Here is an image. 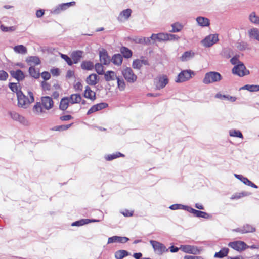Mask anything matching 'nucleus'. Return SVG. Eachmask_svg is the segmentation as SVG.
<instances>
[{
  "label": "nucleus",
  "mask_w": 259,
  "mask_h": 259,
  "mask_svg": "<svg viewBox=\"0 0 259 259\" xmlns=\"http://www.w3.org/2000/svg\"><path fill=\"white\" fill-rule=\"evenodd\" d=\"M74 89L76 91H81L83 89L82 84L80 82H77L74 85Z\"/></svg>",
  "instance_id": "54"
},
{
  "label": "nucleus",
  "mask_w": 259,
  "mask_h": 259,
  "mask_svg": "<svg viewBox=\"0 0 259 259\" xmlns=\"http://www.w3.org/2000/svg\"><path fill=\"white\" fill-rule=\"evenodd\" d=\"M123 58L121 55L118 54L114 55V64L120 65L121 64Z\"/></svg>",
  "instance_id": "44"
},
{
  "label": "nucleus",
  "mask_w": 259,
  "mask_h": 259,
  "mask_svg": "<svg viewBox=\"0 0 259 259\" xmlns=\"http://www.w3.org/2000/svg\"><path fill=\"white\" fill-rule=\"evenodd\" d=\"M13 50L15 52L19 54H25L27 52V48L22 45L15 46Z\"/></svg>",
  "instance_id": "32"
},
{
  "label": "nucleus",
  "mask_w": 259,
  "mask_h": 259,
  "mask_svg": "<svg viewBox=\"0 0 259 259\" xmlns=\"http://www.w3.org/2000/svg\"><path fill=\"white\" fill-rule=\"evenodd\" d=\"M74 76V72L72 70H68L66 74V77L70 78Z\"/></svg>",
  "instance_id": "62"
},
{
  "label": "nucleus",
  "mask_w": 259,
  "mask_h": 259,
  "mask_svg": "<svg viewBox=\"0 0 259 259\" xmlns=\"http://www.w3.org/2000/svg\"><path fill=\"white\" fill-rule=\"evenodd\" d=\"M228 246L238 251H242L247 248V244L243 241H236L230 242Z\"/></svg>",
  "instance_id": "7"
},
{
  "label": "nucleus",
  "mask_w": 259,
  "mask_h": 259,
  "mask_svg": "<svg viewBox=\"0 0 259 259\" xmlns=\"http://www.w3.org/2000/svg\"><path fill=\"white\" fill-rule=\"evenodd\" d=\"M151 39L156 41L158 40V41H165L168 40V33H160L158 34H152L151 36L150 37Z\"/></svg>",
  "instance_id": "13"
},
{
  "label": "nucleus",
  "mask_w": 259,
  "mask_h": 259,
  "mask_svg": "<svg viewBox=\"0 0 259 259\" xmlns=\"http://www.w3.org/2000/svg\"><path fill=\"white\" fill-rule=\"evenodd\" d=\"M118 88L120 91H123L125 88V83L123 79H120L117 77Z\"/></svg>",
  "instance_id": "47"
},
{
  "label": "nucleus",
  "mask_w": 259,
  "mask_h": 259,
  "mask_svg": "<svg viewBox=\"0 0 259 259\" xmlns=\"http://www.w3.org/2000/svg\"><path fill=\"white\" fill-rule=\"evenodd\" d=\"M44 14V11L42 10H38L36 11V15L37 17L40 18L42 17Z\"/></svg>",
  "instance_id": "63"
},
{
  "label": "nucleus",
  "mask_w": 259,
  "mask_h": 259,
  "mask_svg": "<svg viewBox=\"0 0 259 259\" xmlns=\"http://www.w3.org/2000/svg\"><path fill=\"white\" fill-rule=\"evenodd\" d=\"M128 255V252L124 250H120L117 251L115 253V257L116 259H122L125 256Z\"/></svg>",
  "instance_id": "35"
},
{
  "label": "nucleus",
  "mask_w": 259,
  "mask_h": 259,
  "mask_svg": "<svg viewBox=\"0 0 259 259\" xmlns=\"http://www.w3.org/2000/svg\"><path fill=\"white\" fill-rule=\"evenodd\" d=\"M219 40L218 34H211L202 40L203 45L205 47H210Z\"/></svg>",
  "instance_id": "8"
},
{
  "label": "nucleus",
  "mask_w": 259,
  "mask_h": 259,
  "mask_svg": "<svg viewBox=\"0 0 259 259\" xmlns=\"http://www.w3.org/2000/svg\"><path fill=\"white\" fill-rule=\"evenodd\" d=\"M100 60L101 63L105 65L110 63V58L107 52L104 49L100 52Z\"/></svg>",
  "instance_id": "19"
},
{
  "label": "nucleus",
  "mask_w": 259,
  "mask_h": 259,
  "mask_svg": "<svg viewBox=\"0 0 259 259\" xmlns=\"http://www.w3.org/2000/svg\"><path fill=\"white\" fill-rule=\"evenodd\" d=\"M131 13L132 10L130 9L124 10L120 13L118 19L121 21L123 20H127L131 16Z\"/></svg>",
  "instance_id": "23"
},
{
  "label": "nucleus",
  "mask_w": 259,
  "mask_h": 259,
  "mask_svg": "<svg viewBox=\"0 0 259 259\" xmlns=\"http://www.w3.org/2000/svg\"><path fill=\"white\" fill-rule=\"evenodd\" d=\"M230 135L232 137L243 138L242 133L239 131L233 130L230 132Z\"/></svg>",
  "instance_id": "50"
},
{
  "label": "nucleus",
  "mask_w": 259,
  "mask_h": 259,
  "mask_svg": "<svg viewBox=\"0 0 259 259\" xmlns=\"http://www.w3.org/2000/svg\"><path fill=\"white\" fill-rule=\"evenodd\" d=\"M95 221L94 220H90V219H81L80 220H79V221H76L75 222H73L72 224V226H82L84 224H87L90 222H94Z\"/></svg>",
  "instance_id": "38"
},
{
  "label": "nucleus",
  "mask_w": 259,
  "mask_h": 259,
  "mask_svg": "<svg viewBox=\"0 0 259 259\" xmlns=\"http://www.w3.org/2000/svg\"><path fill=\"white\" fill-rule=\"evenodd\" d=\"M172 30L170 32H178L180 31L183 28V25L179 23H175L173 24L172 25Z\"/></svg>",
  "instance_id": "41"
},
{
  "label": "nucleus",
  "mask_w": 259,
  "mask_h": 259,
  "mask_svg": "<svg viewBox=\"0 0 259 259\" xmlns=\"http://www.w3.org/2000/svg\"><path fill=\"white\" fill-rule=\"evenodd\" d=\"M41 87L44 90H49L51 88L50 84L46 81H42Z\"/></svg>",
  "instance_id": "57"
},
{
  "label": "nucleus",
  "mask_w": 259,
  "mask_h": 259,
  "mask_svg": "<svg viewBox=\"0 0 259 259\" xmlns=\"http://www.w3.org/2000/svg\"><path fill=\"white\" fill-rule=\"evenodd\" d=\"M73 123L68 124V125H59L55 127V130L56 131H65L67 129H68L72 124Z\"/></svg>",
  "instance_id": "49"
},
{
  "label": "nucleus",
  "mask_w": 259,
  "mask_h": 259,
  "mask_svg": "<svg viewBox=\"0 0 259 259\" xmlns=\"http://www.w3.org/2000/svg\"><path fill=\"white\" fill-rule=\"evenodd\" d=\"M9 87L12 91L16 93L17 96L19 92H22L21 87L18 83H10L9 84Z\"/></svg>",
  "instance_id": "29"
},
{
  "label": "nucleus",
  "mask_w": 259,
  "mask_h": 259,
  "mask_svg": "<svg viewBox=\"0 0 259 259\" xmlns=\"http://www.w3.org/2000/svg\"><path fill=\"white\" fill-rule=\"evenodd\" d=\"M84 98L94 101L96 99V93L92 91L89 86H86L83 94Z\"/></svg>",
  "instance_id": "14"
},
{
  "label": "nucleus",
  "mask_w": 259,
  "mask_h": 259,
  "mask_svg": "<svg viewBox=\"0 0 259 259\" xmlns=\"http://www.w3.org/2000/svg\"><path fill=\"white\" fill-rule=\"evenodd\" d=\"M229 252V249L228 248H223L221 249L219 252H216L214 256L216 258H223L226 256Z\"/></svg>",
  "instance_id": "31"
},
{
  "label": "nucleus",
  "mask_w": 259,
  "mask_h": 259,
  "mask_svg": "<svg viewBox=\"0 0 259 259\" xmlns=\"http://www.w3.org/2000/svg\"><path fill=\"white\" fill-rule=\"evenodd\" d=\"M27 63L30 65H37L40 64V60L37 56H30L26 60Z\"/></svg>",
  "instance_id": "22"
},
{
  "label": "nucleus",
  "mask_w": 259,
  "mask_h": 259,
  "mask_svg": "<svg viewBox=\"0 0 259 259\" xmlns=\"http://www.w3.org/2000/svg\"><path fill=\"white\" fill-rule=\"evenodd\" d=\"M41 104L46 110H50L54 106V102L51 97L45 96L41 98Z\"/></svg>",
  "instance_id": "11"
},
{
  "label": "nucleus",
  "mask_w": 259,
  "mask_h": 259,
  "mask_svg": "<svg viewBox=\"0 0 259 259\" xmlns=\"http://www.w3.org/2000/svg\"><path fill=\"white\" fill-rule=\"evenodd\" d=\"M150 243L152 246L154 251L158 253L162 254L167 250L164 245L158 241L150 240Z\"/></svg>",
  "instance_id": "9"
},
{
  "label": "nucleus",
  "mask_w": 259,
  "mask_h": 259,
  "mask_svg": "<svg viewBox=\"0 0 259 259\" xmlns=\"http://www.w3.org/2000/svg\"><path fill=\"white\" fill-rule=\"evenodd\" d=\"M215 98H219L221 99H226V95H222L221 93H217L215 96Z\"/></svg>",
  "instance_id": "64"
},
{
  "label": "nucleus",
  "mask_w": 259,
  "mask_h": 259,
  "mask_svg": "<svg viewBox=\"0 0 259 259\" xmlns=\"http://www.w3.org/2000/svg\"><path fill=\"white\" fill-rule=\"evenodd\" d=\"M99 78L94 73L90 74L86 79V82L90 85H95L99 82Z\"/></svg>",
  "instance_id": "17"
},
{
  "label": "nucleus",
  "mask_w": 259,
  "mask_h": 259,
  "mask_svg": "<svg viewBox=\"0 0 259 259\" xmlns=\"http://www.w3.org/2000/svg\"><path fill=\"white\" fill-rule=\"evenodd\" d=\"M143 64L149 65L148 60L145 59H136L133 62L132 67L134 69H140Z\"/></svg>",
  "instance_id": "18"
},
{
  "label": "nucleus",
  "mask_w": 259,
  "mask_h": 259,
  "mask_svg": "<svg viewBox=\"0 0 259 259\" xmlns=\"http://www.w3.org/2000/svg\"><path fill=\"white\" fill-rule=\"evenodd\" d=\"M194 75L195 73L191 70H183L178 74L176 82L178 83L185 82L191 79Z\"/></svg>",
  "instance_id": "3"
},
{
  "label": "nucleus",
  "mask_w": 259,
  "mask_h": 259,
  "mask_svg": "<svg viewBox=\"0 0 259 259\" xmlns=\"http://www.w3.org/2000/svg\"><path fill=\"white\" fill-rule=\"evenodd\" d=\"M75 3L74 2H71L60 4L57 8L54 10L53 12L55 14H58L61 11L65 10L66 7H69L72 5H73L75 4Z\"/></svg>",
  "instance_id": "21"
},
{
  "label": "nucleus",
  "mask_w": 259,
  "mask_h": 259,
  "mask_svg": "<svg viewBox=\"0 0 259 259\" xmlns=\"http://www.w3.org/2000/svg\"><path fill=\"white\" fill-rule=\"evenodd\" d=\"M112 71H108L105 74V79L106 81H109L112 80V76L111 75V73H113Z\"/></svg>",
  "instance_id": "56"
},
{
  "label": "nucleus",
  "mask_w": 259,
  "mask_h": 259,
  "mask_svg": "<svg viewBox=\"0 0 259 259\" xmlns=\"http://www.w3.org/2000/svg\"><path fill=\"white\" fill-rule=\"evenodd\" d=\"M9 114L13 119L23 123H24L25 122L26 120L25 118L22 116L19 115L17 112L15 111H12L10 112Z\"/></svg>",
  "instance_id": "24"
},
{
  "label": "nucleus",
  "mask_w": 259,
  "mask_h": 259,
  "mask_svg": "<svg viewBox=\"0 0 259 259\" xmlns=\"http://www.w3.org/2000/svg\"><path fill=\"white\" fill-rule=\"evenodd\" d=\"M232 73L239 76L242 77L249 74V70H247L244 65L242 62L235 65L232 69Z\"/></svg>",
  "instance_id": "4"
},
{
  "label": "nucleus",
  "mask_w": 259,
  "mask_h": 259,
  "mask_svg": "<svg viewBox=\"0 0 259 259\" xmlns=\"http://www.w3.org/2000/svg\"><path fill=\"white\" fill-rule=\"evenodd\" d=\"M70 104L79 103L81 101V96L79 94H73L69 97Z\"/></svg>",
  "instance_id": "25"
},
{
  "label": "nucleus",
  "mask_w": 259,
  "mask_h": 259,
  "mask_svg": "<svg viewBox=\"0 0 259 259\" xmlns=\"http://www.w3.org/2000/svg\"><path fill=\"white\" fill-rule=\"evenodd\" d=\"M122 74L127 81L133 83L136 81L137 77L134 74L132 69L130 67H126L122 71Z\"/></svg>",
  "instance_id": "5"
},
{
  "label": "nucleus",
  "mask_w": 259,
  "mask_h": 259,
  "mask_svg": "<svg viewBox=\"0 0 259 259\" xmlns=\"http://www.w3.org/2000/svg\"><path fill=\"white\" fill-rule=\"evenodd\" d=\"M194 215L198 218H202L205 219H207L209 217V215L207 213L197 210H195Z\"/></svg>",
  "instance_id": "40"
},
{
  "label": "nucleus",
  "mask_w": 259,
  "mask_h": 259,
  "mask_svg": "<svg viewBox=\"0 0 259 259\" xmlns=\"http://www.w3.org/2000/svg\"><path fill=\"white\" fill-rule=\"evenodd\" d=\"M69 103L70 102L69 97H66L62 98L59 104V109L62 111L66 110L68 108Z\"/></svg>",
  "instance_id": "20"
},
{
  "label": "nucleus",
  "mask_w": 259,
  "mask_h": 259,
  "mask_svg": "<svg viewBox=\"0 0 259 259\" xmlns=\"http://www.w3.org/2000/svg\"><path fill=\"white\" fill-rule=\"evenodd\" d=\"M180 38L179 36L177 35L168 34V40H179Z\"/></svg>",
  "instance_id": "60"
},
{
  "label": "nucleus",
  "mask_w": 259,
  "mask_h": 259,
  "mask_svg": "<svg viewBox=\"0 0 259 259\" xmlns=\"http://www.w3.org/2000/svg\"><path fill=\"white\" fill-rule=\"evenodd\" d=\"M51 73L53 75L58 76L60 74V71L58 68H53L51 70Z\"/></svg>",
  "instance_id": "61"
},
{
  "label": "nucleus",
  "mask_w": 259,
  "mask_h": 259,
  "mask_svg": "<svg viewBox=\"0 0 259 259\" xmlns=\"http://www.w3.org/2000/svg\"><path fill=\"white\" fill-rule=\"evenodd\" d=\"M120 52L124 58H130L132 56L133 53L132 51L125 47H121Z\"/></svg>",
  "instance_id": "33"
},
{
  "label": "nucleus",
  "mask_w": 259,
  "mask_h": 259,
  "mask_svg": "<svg viewBox=\"0 0 259 259\" xmlns=\"http://www.w3.org/2000/svg\"><path fill=\"white\" fill-rule=\"evenodd\" d=\"M128 240L129 239L125 237H118L114 236V242L124 243Z\"/></svg>",
  "instance_id": "46"
},
{
  "label": "nucleus",
  "mask_w": 259,
  "mask_h": 259,
  "mask_svg": "<svg viewBox=\"0 0 259 259\" xmlns=\"http://www.w3.org/2000/svg\"><path fill=\"white\" fill-rule=\"evenodd\" d=\"M222 76L221 74L215 71H210L205 74L203 79L204 84H208L221 81Z\"/></svg>",
  "instance_id": "2"
},
{
  "label": "nucleus",
  "mask_w": 259,
  "mask_h": 259,
  "mask_svg": "<svg viewBox=\"0 0 259 259\" xmlns=\"http://www.w3.org/2000/svg\"><path fill=\"white\" fill-rule=\"evenodd\" d=\"M95 69L98 74L102 75L104 73L103 66L101 64L97 63L95 65Z\"/></svg>",
  "instance_id": "43"
},
{
  "label": "nucleus",
  "mask_w": 259,
  "mask_h": 259,
  "mask_svg": "<svg viewBox=\"0 0 259 259\" xmlns=\"http://www.w3.org/2000/svg\"><path fill=\"white\" fill-rule=\"evenodd\" d=\"M194 56V53L192 51H186L183 53L182 56L181 57V60L182 61H186L189 59L192 58Z\"/></svg>",
  "instance_id": "36"
},
{
  "label": "nucleus",
  "mask_w": 259,
  "mask_h": 259,
  "mask_svg": "<svg viewBox=\"0 0 259 259\" xmlns=\"http://www.w3.org/2000/svg\"><path fill=\"white\" fill-rule=\"evenodd\" d=\"M196 21L201 26H208L210 24L209 20L205 17H198L197 18Z\"/></svg>",
  "instance_id": "28"
},
{
  "label": "nucleus",
  "mask_w": 259,
  "mask_h": 259,
  "mask_svg": "<svg viewBox=\"0 0 259 259\" xmlns=\"http://www.w3.org/2000/svg\"><path fill=\"white\" fill-rule=\"evenodd\" d=\"M237 231L243 234L252 233L255 231V228L249 224H246L244 225L242 227L238 228Z\"/></svg>",
  "instance_id": "16"
},
{
  "label": "nucleus",
  "mask_w": 259,
  "mask_h": 259,
  "mask_svg": "<svg viewBox=\"0 0 259 259\" xmlns=\"http://www.w3.org/2000/svg\"><path fill=\"white\" fill-rule=\"evenodd\" d=\"M8 77V73L4 71V70H1L0 71V80H6Z\"/></svg>",
  "instance_id": "53"
},
{
  "label": "nucleus",
  "mask_w": 259,
  "mask_h": 259,
  "mask_svg": "<svg viewBox=\"0 0 259 259\" xmlns=\"http://www.w3.org/2000/svg\"><path fill=\"white\" fill-rule=\"evenodd\" d=\"M108 107V104L106 103L102 102L93 105L88 111L87 114L90 115L97 111L104 109Z\"/></svg>",
  "instance_id": "10"
},
{
  "label": "nucleus",
  "mask_w": 259,
  "mask_h": 259,
  "mask_svg": "<svg viewBox=\"0 0 259 259\" xmlns=\"http://www.w3.org/2000/svg\"><path fill=\"white\" fill-rule=\"evenodd\" d=\"M248 35L250 38H254L259 41V30L256 28L250 29L248 31Z\"/></svg>",
  "instance_id": "27"
},
{
  "label": "nucleus",
  "mask_w": 259,
  "mask_h": 259,
  "mask_svg": "<svg viewBox=\"0 0 259 259\" xmlns=\"http://www.w3.org/2000/svg\"><path fill=\"white\" fill-rule=\"evenodd\" d=\"M61 57L67 63V64L71 66L72 65L73 62L72 61V59L70 57H69L67 55L61 54Z\"/></svg>",
  "instance_id": "51"
},
{
  "label": "nucleus",
  "mask_w": 259,
  "mask_h": 259,
  "mask_svg": "<svg viewBox=\"0 0 259 259\" xmlns=\"http://www.w3.org/2000/svg\"><path fill=\"white\" fill-rule=\"evenodd\" d=\"M230 62L231 63L233 64V65H236V64H238L239 63V62H241L240 61H239V59H238V56H234L233 57L231 60H230Z\"/></svg>",
  "instance_id": "59"
},
{
  "label": "nucleus",
  "mask_w": 259,
  "mask_h": 259,
  "mask_svg": "<svg viewBox=\"0 0 259 259\" xmlns=\"http://www.w3.org/2000/svg\"><path fill=\"white\" fill-rule=\"evenodd\" d=\"M73 118V117L71 115H66L62 116L60 117V119L61 121H65L71 120Z\"/></svg>",
  "instance_id": "58"
},
{
  "label": "nucleus",
  "mask_w": 259,
  "mask_h": 259,
  "mask_svg": "<svg viewBox=\"0 0 259 259\" xmlns=\"http://www.w3.org/2000/svg\"><path fill=\"white\" fill-rule=\"evenodd\" d=\"M247 195L246 193L245 192H241V193H235L232 195L231 199H240L243 197H244Z\"/></svg>",
  "instance_id": "48"
},
{
  "label": "nucleus",
  "mask_w": 259,
  "mask_h": 259,
  "mask_svg": "<svg viewBox=\"0 0 259 259\" xmlns=\"http://www.w3.org/2000/svg\"><path fill=\"white\" fill-rule=\"evenodd\" d=\"M29 72L30 75L35 78H38L39 77L40 73L39 71L33 66L29 67Z\"/></svg>",
  "instance_id": "37"
},
{
  "label": "nucleus",
  "mask_w": 259,
  "mask_h": 259,
  "mask_svg": "<svg viewBox=\"0 0 259 259\" xmlns=\"http://www.w3.org/2000/svg\"><path fill=\"white\" fill-rule=\"evenodd\" d=\"M41 76L45 80H47L50 78L51 75L48 72L44 71L41 73Z\"/></svg>",
  "instance_id": "55"
},
{
  "label": "nucleus",
  "mask_w": 259,
  "mask_h": 259,
  "mask_svg": "<svg viewBox=\"0 0 259 259\" xmlns=\"http://www.w3.org/2000/svg\"><path fill=\"white\" fill-rule=\"evenodd\" d=\"M242 89L250 92H256L259 91V85L246 84L243 86Z\"/></svg>",
  "instance_id": "39"
},
{
  "label": "nucleus",
  "mask_w": 259,
  "mask_h": 259,
  "mask_svg": "<svg viewBox=\"0 0 259 259\" xmlns=\"http://www.w3.org/2000/svg\"><path fill=\"white\" fill-rule=\"evenodd\" d=\"M11 75L18 81L23 80L25 78V75L23 72L20 69H17L15 71L12 70L10 71Z\"/></svg>",
  "instance_id": "15"
},
{
  "label": "nucleus",
  "mask_w": 259,
  "mask_h": 259,
  "mask_svg": "<svg viewBox=\"0 0 259 259\" xmlns=\"http://www.w3.org/2000/svg\"><path fill=\"white\" fill-rule=\"evenodd\" d=\"M121 213L124 217H129L134 215V211L133 210L125 209Z\"/></svg>",
  "instance_id": "52"
},
{
  "label": "nucleus",
  "mask_w": 259,
  "mask_h": 259,
  "mask_svg": "<svg viewBox=\"0 0 259 259\" xmlns=\"http://www.w3.org/2000/svg\"><path fill=\"white\" fill-rule=\"evenodd\" d=\"M94 66V63L90 61H83L81 64V67L83 69L91 70Z\"/></svg>",
  "instance_id": "34"
},
{
  "label": "nucleus",
  "mask_w": 259,
  "mask_h": 259,
  "mask_svg": "<svg viewBox=\"0 0 259 259\" xmlns=\"http://www.w3.org/2000/svg\"><path fill=\"white\" fill-rule=\"evenodd\" d=\"M82 55V52L80 51L73 52L71 55L73 63H78L81 58Z\"/></svg>",
  "instance_id": "26"
},
{
  "label": "nucleus",
  "mask_w": 259,
  "mask_h": 259,
  "mask_svg": "<svg viewBox=\"0 0 259 259\" xmlns=\"http://www.w3.org/2000/svg\"><path fill=\"white\" fill-rule=\"evenodd\" d=\"M169 82V79L166 75H162L158 78V81L156 82V87L158 89L164 88Z\"/></svg>",
  "instance_id": "12"
},
{
  "label": "nucleus",
  "mask_w": 259,
  "mask_h": 259,
  "mask_svg": "<svg viewBox=\"0 0 259 259\" xmlns=\"http://www.w3.org/2000/svg\"><path fill=\"white\" fill-rule=\"evenodd\" d=\"M249 18L251 22L259 25V16H257L254 13H252L250 15Z\"/></svg>",
  "instance_id": "45"
},
{
  "label": "nucleus",
  "mask_w": 259,
  "mask_h": 259,
  "mask_svg": "<svg viewBox=\"0 0 259 259\" xmlns=\"http://www.w3.org/2000/svg\"><path fill=\"white\" fill-rule=\"evenodd\" d=\"M17 97L18 105L19 107L26 108L34 101L32 92L29 91L28 96H26L22 92H19Z\"/></svg>",
  "instance_id": "1"
},
{
  "label": "nucleus",
  "mask_w": 259,
  "mask_h": 259,
  "mask_svg": "<svg viewBox=\"0 0 259 259\" xmlns=\"http://www.w3.org/2000/svg\"><path fill=\"white\" fill-rule=\"evenodd\" d=\"M43 108L40 102H37L33 107V112L36 114H41L44 112Z\"/></svg>",
  "instance_id": "30"
},
{
  "label": "nucleus",
  "mask_w": 259,
  "mask_h": 259,
  "mask_svg": "<svg viewBox=\"0 0 259 259\" xmlns=\"http://www.w3.org/2000/svg\"><path fill=\"white\" fill-rule=\"evenodd\" d=\"M180 249L185 253L194 255L198 254L200 252V250L197 246L190 245H182Z\"/></svg>",
  "instance_id": "6"
},
{
  "label": "nucleus",
  "mask_w": 259,
  "mask_h": 259,
  "mask_svg": "<svg viewBox=\"0 0 259 259\" xmlns=\"http://www.w3.org/2000/svg\"><path fill=\"white\" fill-rule=\"evenodd\" d=\"M235 177L238 179L240 180L245 185L249 186L250 181L247 178L244 177L242 175L237 174L235 175Z\"/></svg>",
  "instance_id": "42"
}]
</instances>
